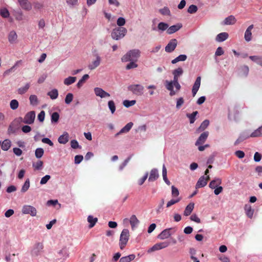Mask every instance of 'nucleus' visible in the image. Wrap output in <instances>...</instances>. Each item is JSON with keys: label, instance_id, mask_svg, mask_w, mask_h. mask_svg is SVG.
<instances>
[{"label": "nucleus", "instance_id": "1", "mask_svg": "<svg viewBox=\"0 0 262 262\" xmlns=\"http://www.w3.org/2000/svg\"><path fill=\"white\" fill-rule=\"evenodd\" d=\"M141 52L139 49H133L128 51L121 58V61L123 62L130 60L137 61L140 56Z\"/></svg>", "mask_w": 262, "mask_h": 262}, {"label": "nucleus", "instance_id": "2", "mask_svg": "<svg viewBox=\"0 0 262 262\" xmlns=\"http://www.w3.org/2000/svg\"><path fill=\"white\" fill-rule=\"evenodd\" d=\"M127 30L124 27H118L114 29L111 33V37L115 40L122 38L126 34Z\"/></svg>", "mask_w": 262, "mask_h": 262}, {"label": "nucleus", "instance_id": "3", "mask_svg": "<svg viewBox=\"0 0 262 262\" xmlns=\"http://www.w3.org/2000/svg\"><path fill=\"white\" fill-rule=\"evenodd\" d=\"M129 239V230L124 229L122 231L119 239V246L121 250H123L126 245Z\"/></svg>", "mask_w": 262, "mask_h": 262}, {"label": "nucleus", "instance_id": "4", "mask_svg": "<svg viewBox=\"0 0 262 262\" xmlns=\"http://www.w3.org/2000/svg\"><path fill=\"white\" fill-rule=\"evenodd\" d=\"M23 118L18 117L14 119L9 125L8 128V134L9 135L13 134L16 133L19 128L18 124L21 122Z\"/></svg>", "mask_w": 262, "mask_h": 262}, {"label": "nucleus", "instance_id": "5", "mask_svg": "<svg viewBox=\"0 0 262 262\" xmlns=\"http://www.w3.org/2000/svg\"><path fill=\"white\" fill-rule=\"evenodd\" d=\"M127 89L128 91L137 96H141L144 93V87L141 84H131L128 86Z\"/></svg>", "mask_w": 262, "mask_h": 262}, {"label": "nucleus", "instance_id": "6", "mask_svg": "<svg viewBox=\"0 0 262 262\" xmlns=\"http://www.w3.org/2000/svg\"><path fill=\"white\" fill-rule=\"evenodd\" d=\"M43 245L42 243H36L34 244L31 250V255L37 256L40 255L43 251Z\"/></svg>", "mask_w": 262, "mask_h": 262}, {"label": "nucleus", "instance_id": "7", "mask_svg": "<svg viewBox=\"0 0 262 262\" xmlns=\"http://www.w3.org/2000/svg\"><path fill=\"white\" fill-rule=\"evenodd\" d=\"M21 212L23 214H30L32 216H35L37 214V210L34 207L27 205L23 207Z\"/></svg>", "mask_w": 262, "mask_h": 262}, {"label": "nucleus", "instance_id": "8", "mask_svg": "<svg viewBox=\"0 0 262 262\" xmlns=\"http://www.w3.org/2000/svg\"><path fill=\"white\" fill-rule=\"evenodd\" d=\"M35 118V113L34 111H30L27 113L21 122L27 124H31L33 123Z\"/></svg>", "mask_w": 262, "mask_h": 262}, {"label": "nucleus", "instance_id": "9", "mask_svg": "<svg viewBox=\"0 0 262 262\" xmlns=\"http://www.w3.org/2000/svg\"><path fill=\"white\" fill-rule=\"evenodd\" d=\"M169 244L168 242H164L156 244L147 250V252L149 253L155 251L165 248L169 245Z\"/></svg>", "mask_w": 262, "mask_h": 262}, {"label": "nucleus", "instance_id": "10", "mask_svg": "<svg viewBox=\"0 0 262 262\" xmlns=\"http://www.w3.org/2000/svg\"><path fill=\"white\" fill-rule=\"evenodd\" d=\"M178 41L176 39L173 38L171 39L165 47V52L167 53H171L175 50Z\"/></svg>", "mask_w": 262, "mask_h": 262}, {"label": "nucleus", "instance_id": "11", "mask_svg": "<svg viewBox=\"0 0 262 262\" xmlns=\"http://www.w3.org/2000/svg\"><path fill=\"white\" fill-rule=\"evenodd\" d=\"M95 56L96 58L95 59L92 61V62L88 65V68L90 70H93L95 69L100 64L101 60L100 56L98 54H96Z\"/></svg>", "mask_w": 262, "mask_h": 262}, {"label": "nucleus", "instance_id": "12", "mask_svg": "<svg viewBox=\"0 0 262 262\" xmlns=\"http://www.w3.org/2000/svg\"><path fill=\"white\" fill-rule=\"evenodd\" d=\"M95 94L101 98H104L110 96V94L105 92L102 89L98 87L95 88L94 89Z\"/></svg>", "mask_w": 262, "mask_h": 262}, {"label": "nucleus", "instance_id": "13", "mask_svg": "<svg viewBox=\"0 0 262 262\" xmlns=\"http://www.w3.org/2000/svg\"><path fill=\"white\" fill-rule=\"evenodd\" d=\"M172 228H167L163 230L157 236L158 238L160 239H165L169 238L172 234L170 230H173Z\"/></svg>", "mask_w": 262, "mask_h": 262}, {"label": "nucleus", "instance_id": "14", "mask_svg": "<svg viewBox=\"0 0 262 262\" xmlns=\"http://www.w3.org/2000/svg\"><path fill=\"white\" fill-rule=\"evenodd\" d=\"M58 254L59 258L62 259V262H64V261L69 256V249L67 247H63L58 252Z\"/></svg>", "mask_w": 262, "mask_h": 262}, {"label": "nucleus", "instance_id": "15", "mask_svg": "<svg viewBox=\"0 0 262 262\" xmlns=\"http://www.w3.org/2000/svg\"><path fill=\"white\" fill-rule=\"evenodd\" d=\"M18 3L21 8L26 11L31 10L32 6V4L29 0H17Z\"/></svg>", "mask_w": 262, "mask_h": 262}, {"label": "nucleus", "instance_id": "16", "mask_svg": "<svg viewBox=\"0 0 262 262\" xmlns=\"http://www.w3.org/2000/svg\"><path fill=\"white\" fill-rule=\"evenodd\" d=\"M209 179V176H207L205 177L204 176H201L199 180L198 181L196 185L195 188H199L201 187H204L207 184V181Z\"/></svg>", "mask_w": 262, "mask_h": 262}, {"label": "nucleus", "instance_id": "17", "mask_svg": "<svg viewBox=\"0 0 262 262\" xmlns=\"http://www.w3.org/2000/svg\"><path fill=\"white\" fill-rule=\"evenodd\" d=\"M209 135V132H204L203 133L201 134V135L198 138V140L195 142V145L196 146H199L200 145H202L205 143L206 140H207Z\"/></svg>", "mask_w": 262, "mask_h": 262}, {"label": "nucleus", "instance_id": "18", "mask_svg": "<svg viewBox=\"0 0 262 262\" xmlns=\"http://www.w3.org/2000/svg\"><path fill=\"white\" fill-rule=\"evenodd\" d=\"M201 77L200 76H198L195 82L194 83L193 85L192 89V95L194 97L196 94L197 93L201 85Z\"/></svg>", "mask_w": 262, "mask_h": 262}, {"label": "nucleus", "instance_id": "19", "mask_svg": "<svg viewBox=\"0 0 262 262\" xmlns=\"http://www.w3.org/2000/svg\"><path fill=\"white\" fill-rule=\"evenodd\" d=\"M182 26V24L181 23H178L176 25H172L168 28L167 33L168 34H172L179 31Z\"/></svg>", "mask_w": 262, "mask_h": 262}, {"label": "nucleus", "instance_id": "20", "mask_svg": "<svg viewBox=\"0 0 262 262\" xmlns=\"http://www.w3.org/2000/svg\"><path fill=\"white\" fill-rule=\"evenodd\" d=\"M159 177L158 170L157 168H153L150 172L149 177L148 178L149 182H154Z\"/></svg>", "mask_w": 262, "mask_h": 262}, {"label": "nucleus", "instance_id": "21", "mask_svg": "<svg viewBox=\"0 0 262 262\" xmlns=\"http://www.w3.org/2000/svg\"><path fill=\"white\" fill-rule=\"evenodd\" d=\"M133 124H134L132 122H130L128 123L127 124H126L125 125V126H124L118 133H117L115 135V137H117L118 136H119L120 134H122L123 133H126L128 132L130 130L132 127H133Z\"/></svg>", "mask_w": 262, "mask_h": 262}, {"label": "nucleus", "instance_id": "22", "mask_svg": "<svg viewBox=\"0 0 262 262\" xmlns=\"http://www.w3.org/2000/svg\"><path fill=\"white\" fill-rule=\"evenodd\" d=\"M253 28V25H251L249 26L246 29L245 32L244 38L246 41L249 42L251 40L252 38V33L251 30Z\"/></svg>", "mask_w": 262, "mask_h": 262}, {"label": "nucleus", "instance_id": "23", "mask_svg": "<svg viewBox=\"0 0 262 262\" xmlns=\"http://www.w3.org/2000/svg\"><path fill=\"white\" fill-rule=\"evenodd\" d=\"M169 26L168 24L164 22H160L158 25L157 28L154 27L152 28V30L154 31H161L162 32L164 31L165 30H167L168 29Z\"/></svg>", "mask_w": 262, "mask_h": 262}, {"label": "nucleus", "instance_id": "24", "mask_svg": "<svg viewBox=\"0 0 262 262\" xmlns=\"http://www.w3.org/2000/svg\"><path fill=\"white\" fill-rule=\"evenodd\" d=\"M229 36L227 32H222L217 34L215 37V40L217 42H223L226 40Z\"/></svg>", "mask_w": 262, "mask_h": 262}, {"label": "nucleus", "instance_id": "25", "mask_svg": "<svg viewBox=\"0 0 262 262\" xmlns=\"http://www.w3.org/2000/svg\"><path fill=\"white\" fill-rule=\"evenodd\" d=\"M69 134L65 132L63 134L60 136L58 139L59 143L60 144H65L69 141Z\"/></svg>", "mask_w": 262, "mask_h": 262}, {"label": "nucleus", "instance_id": "26", "mask_svg": "<svg viewBox=\"0 0 262 262\" xmlns=\"http://www.w3.org/2000/svg\"><path fill=\"white\" fill-rule=\"evenodd\" d=\"M221 183L222 180L221 179L215 178L210 182L209 187L211 189H214L221 184Z\"/></svg>", "mask_w": 262, "mask_h": 262}, {"label": "nucleus", "instance_id": "27", "mask_svg": "<svg viewBox=\"0 0 262 262\" xmlns=\"http://www.w3.org/2000/svg\"><path fill=\"white\" fill-rule=\"evenodd\" d=\"M129 223L130 224L132 228L134 229L139 224V221L135 215H132L130 217Z\"/></svg>", "mask_w": 262, "mask_h": 262}, {"label": "nucleus", "instance_id": "28", "mask_svg": "<svg viewBox=\"0 0 262 262\" xmlns=\"http://www.w3.org/2000/svg\"><path fill=\"white\" fill-rule=\"evenodd\" d=\"M11 146V141L9 139H5L2 142L1 148L4 151H7Z\"/></svg>", "mask_w": 262, "mask_h": 262}, {"label": "nucleus", "instance_id": "29", "mask_svg": "<svg viewBox=\"0 0 262 262\" xmlns=\"http://www.w3.org/2000/svg\"><path fill=\"white\" fill-rule=\"evenodd\" d=\"M194 206V204L193 203H189L185 209L184 211V215L186 216L189 215L193 211Z\"/></svg>", "mask_w": 262, "mask_h": 262}, {"label": "nucleus", "instance_id": "30", "mask_svg": "<svg viewBox=\"0 0 262 262\" xmlns=\"http://www.w3.org/2000/svg\"><path fill=\"white\" fill-rule=\"evenodd\" d=\"M17 38V35L15 31H11L8 35V40L11 43L15 42Z\"/></svg>", "mask_w": 262, "mask_h": 262}, {"label": "nucleus", "instance_id": "31", "mask_svg": "<svg viewBox=\"0 0 262 262\" xmlns=\"http://www.w3.org/2000/svg\"><path fill=\"white\" fill-rule=\"evenodd\" d=\"M30 87V83H27L24 86H21L17 89V93L19 95H23L25 94L29 89Z\"/></svg>", "mask_w": 262, "mask_h": 262}, {"label": "nucleus", "instance_id": "32", "mask_svg": "<svg viewBox=\"0 0 262 262\" xmlns=\"http://www.w3.org/2000/svg\"><path fill=\"white\" fill-rule=\"evenodd\" d=\"M236 21L234 16L230 15L226 17L224 20L223 24L225 25H230L234 24Z\"/></svg>", "mask_w": 262, "mask_h": 262}, {"label": "nucleus", "instance_id": "33", "mask_svg": "<svg viewBox=\"0 0 262 262\" xmlns=\"http://www.w3.org/2000/svg\"><path fill=\"white\" fill-rule=\"evenodd\" d=\"M199 114L198 111H194L191 114H187L186 117L189 119L190 124L193 123L196 120V116Z\"/></svg>", "mask_w": 262, "mask_h": 262}, {"label": "nucleus", "instance_id": "34", "mask_svg": "<svg viewBox=\"0 0 262 262\" xmlns=\"http://www.w3.org/2000/svg\"><path fill=\"white\" fill-rule=\"evenodd\" d=\"M209 121L207 119L203 121L201 124L200 126L197 129L198 132L204 131L209 125Z\"/></svg>", "mask_w": 262, "mask_h": 262}, {"label": "nucleus", "instance_id": "35", "mask_svg": "<svg viewBox=\"0 0 262 262\" xmlns=\"http://www.w3.org/2000/svg\"><path fill=\"white\" fill-rule=\"evenodd\" d=\"M244 208L247 216L249 218L251 219L253 217L254 211L252 209L251 206L250 205L246 204L245 205Z\"/></svg>", "mask_w": 262, "mask_h": 262}, {"label": "nucleus", "instance_id": "36", "mask_svg": "<svg viewBox=\"0 0 262 262\" xmlns=\"http://www.w3.org/2000/svg\"><path fill=\"white\" fill-rule=\"evenodd\" d=\"M97 221L98 219L94 217L92 215H89L88 217V222L90 223L89 226L90 228L93 227Z\"/></svg>", "mask_w": 262, "mask_h": 262}, {"label": "nucleus", "instance_id": "37", "mask_svg": "<svg viewBox=\"0 0 262 262\" xmlns=\"http://www.w3.org/2000/svg\"><path fill=\"white\" fill-rule=\"evenodd\" d=\"M187 58V57L186 55L181 54L175 58L174 59L172 60L171 63L172 64H175L179 61H184L186 60Z\"/></svg>", "mask_w": 262, "mask_h": 262}, {"label": "nucleus", "instance_id": "38", "mask_svg": "<svg viewBox=\"0 0 262 262\" xmlns=\"http://www.w3.org/2000/svg\"><path fill=\"white\" fill-rule=\"evenodd\" d=\"M47 95L50 97L51 99H56L58 96V90L56 89H54L52 90L51 91L48 92Z\"/></svg>", "mask_w": 262, "mask_h": 262}, {"label": "nucleus", "instance_id": "39", "mask_svg": "<svg viewBox=\"0 0 262 262\" xmlns=\"http://www.w3.org/2000/svg\"><path fill=\"white\" fill-rule=\"evenodd\" d=\"M135 257V255L133 254H130L128 256L121 257L119 260V262H130L134 260Z\"/></svg>", "mask_w": 262, "mask_h": 262}, {"label": "nucleus", "instance_id": "40", "mask_svg": "<svg viewBox=\"0 0 262 262\" xmlns=\"http://www.w3.org/2000/svg\"><path fill=\"white\" fill-rule=\"evenodd\" d=\"M262 136V125L250 134L251 137H257Z\"/></svg>", "mask_w": 262, "mask_h": 262}, {"label": "nucleus", "instance_id": "41", "mask_svg": "<svg viewBox=\"0 0 262 262\" xmlns=\"http://www.w3.org/2000/svg\"><path fill=\"white\" fill-rule=\"evenodd\" d=\"M29 100L31 105L36 106L38 103L37 97L35 95H31L29 97Z\"/></svg>", "mask_w": 262, "mask_h": 262}, {"label": "nucleus", "instance_id": "42", "mask_svg": "<svg viewBox=\"0 0 262 262\" xmlns=\"http://www.w3.org/2000/svg\"><path fill=\"white\" fill-rule=\"evenodd\" d=\"M76 80V77L69 76L64 79L63 83L66 85H69L74 83Z\"/></svg>", "mask_w": 262, "mask_h": 262}, {"label": "nucleus", "instance_id": "43", "mask_svg": "<svg viewBox=\"0 0 262 262\" xmlns=\"http://www.w3.org/2000/svg\"><path fill=\"white\" fill-rule=\"evenodd\" d=\"M43 153V149L42 148L39 147L36 149L35 151V156L36 158L40 159L42 157Z\"/></svg>", "mask_w": 262, "mask_h": 262}, {"label": "nucleus", "instance_id": "44", "mask_svg": "<svg viewBox=\"0 0 262 262\" xmlns=\"http://www.w3.org/2000/svg\"><path fill=\"white\" fill-rule=\"evenodd\" d=\"M89 78V75L88 74L84 75L82 78L78 81L77 83V86L78 88H80L82 86L84 82L86 80H87Z\"/></svg>", "mask_w": 262, "mask_h": 262}, {"label": "nucleus", "instance_id": "45", "mask_svg": "<svg viewBox=\"0 0 262 262\" xmlns=\"http://www.w3.org/2000/svg\"><path fill=\"white\" fill-rule=\"evenodd\" d=\"M0 15L2 17L7 18L9 17L10 13L7 8H3L0 10Z\"/></svg>", "mask_w": 262, "mask_h": 262}, {"label": "nucleus", "instance_id": "46", "mask_svg": "<svg viewBox=\"0 0 262 262\" xmlns=\"http://www.w3.org/2000/svg\"><path fill=\"white\" fill-rule=\"evenodd\" d=\"M159 12L163 15L170 16L171 13L169 9L167 7H164L159 10Z\"/></svg>", "mask_w": 262, "mask_h": 262}, {"label": "nucleus", "instance_id": "47", "mask_svg": "<svg viewBox=\"0 0 262 262\" xmlns=\"http://www.w3.org/2000/svg\"><path fill=\"white\" fill-rule=\"evenodd\" d=\"M136 103V101L135 100H125L123 101V104L125 107H129L134 104H135Z\"/></svg>", "mask_w": 262, "mask_h": 262}, {"label": "nucleus", "instance_id": "48", "mask_svg": "<svg viewBox=\"0 0 262 262\" xmlns=\"http://www.w3.org/2000/svg\"><path fill=\"white\" fill-rule=\"evenodd\" d=\"M29 187H30V181H29V179H27L25 181L24 185H23V186L21 187V191L22 192H25L29 189Z\"/></svg>", "mask_w": 262, "mask_h": 262}, {"label": "nucleus", "instance_id": "49", "mask_svg": "<svg viewBox=\"0 0 262 262\" xmlns=\"http://www.w3.org/2000/svg\"><path fill=\"white\" fill-rule=\"evenodd\" d=\"M19 106V103L16 99H13L10 101V108L13 110H16Z\"/></svg>", "mask_w": 262, "mask_h": 262}, {"label": "nucleus", "instance_id": "50", "mask_svg": "<svg viewBox=\"0 0 262 262\" xmlns=\"http://www.w3.org/2000/svg\"><path fill=\"white\" fill-rule=\"evenodd\" d=\"M108 107L111 113L113 114L116 111V106L114 101L110 100L108 102Z\"/></svg>", "mask_w": 262, "mask_h": 262}, {"label": "nucleus", "instance_id": "51", "mask_svg": "<svg viewBox=\"0 0 262 262\" xmlns=\"http://www.w3.org/2000/svg\"><path fill=\"white\" fill-rule=\"evenodd\" d=\"M130 62L126 66V70H130L136 68L138 67V64L136 63L137 61L130 60Z\"/></svg>", "mask_w": 262, "mask_h": 262}, {"label": "nucleus", "instance_id": "52", "mask_svg": "<svg viewBox=\"0 0 262 262\" xmlns=\"http://www.w3.org/2000/svg\"><path fill=\"white\" fill-rule=\"evenodd\" d=\"M33 167L38 170L42 169L43 166V162L41 161H38L35 163H33Z\"/></svg>", "mask_w": 262, "mask_h": 262}, {"label": "nucleus", "instance_id": "53", "mask_svg": "<svg viewBox=\"0 0 262 262\" xmlns=\"http://www.w3.org/2000/svg\"><path fill=\"white\" fill-rule=\"evenodd\" d=\"M183 73V70L182 68H178L172 71V74L174 76L179 77Z\"/></svg>", "mask_w": 262, "mask_h": 262}, {"label": "nucleus", "instance_id": "54", "mask_svg": "<svg viewBox=\"0 0 262 262\" xmlns=\"http://www.w3.org/2000/svg\"><path fill=\"white\" fill-rule=\"evenodd\" d=\"M73 95L72 93H69L66 96L64 101L67 104H69L73 101Z\"/></svg>", "mask_w": 262, "mask_h": 262}, {"label": "nucleus", "instance_id": "55", "mask_svg": "<svg viewBox=\"0 0 262 262\" xmlns=\"http://www.w3.org/2000/svg\"><path fill=\"white\" fill-rule=\"evenodd\" d=\"M59 118V115L57 112H54L51 115V122L57 123Z\"/></svg>", "mask_w": 262, "mask_h": 262}, {"label": "nucleus", "instance_id": "56", "mask_svg": "<svg viewBox=\"0 0 262 262\" xmlns=\"http://www.w3.org/2000/svg\"><path fill=\"white\" fill-rule=\"evenodd\" d=\"M198 7L196 5H191L188 7L187 9V12L189 13L193 14L195 13L198 11Z\"/></svg>", "mask_w": 262, "mask_h": 262}, {"label": "nucleus", "instance_id": "57", "mask_svg": "<svg viewBox=\"0 0 262 262\" xmlns=\"http://www.w3.org/2000/svg\"><path fill=\"white\" fill-rule=\"evenodd\" d=\"M249 137H251L250 135H249L248 132L247 131L242 133L239 136V138L241 139V141H242V142Z\"/></svg>", "mask_w": 262, "mask_h": 262}, {"label": "nucleus", "instance_id": "58", "mask_svg": "<svg viewBox=\"0 0 262 262\" xmlns=\"http://www.w3.org/2000/svg\"><path fill=\"white\" fill-rule=\"evenodd\" d=\"M165 87L168 91H170L169 95L171 96H174L176 94V91L173 90V86L171 84H165Z\"/></svg>", "mask_w": 262, "mask_h": 262}, {"label": "nucleus", "instance_id": "59", "mask_svg": "<svg viewBox=\"0 0 262 262\" xmlns=\"http://www.w3.org/2000/svg\"><path fill=\"white\" fill-rule=\"evenodd\" d=\"M179 83V77H176V76H173V79L171 81H168L166 80L165 81V84H171L172 86H173V84L176 83Z\"/></svg>", "mask_w": 262, "mask_h": 262}, {"label": "nucleus", "instance_id": "60", "mask_svg": "<svg viewBox=\"0 0 262 262\" xmlns=\"http://www.w3.org/2000/svg\"><path fill=\"white\" fill-rule=\"evenodd\" d=\"M181 200L180 198H178L176 199H171L170 201H168L166 204V207L168 208L172 206V205L179 202Z\"/></svg>", "mask_w": 262, "mask_h": 262}, {"label": "nucleus", "instance_id": "61", "mask_svg": "<svg viewBox=\"0 0 262 262\" xmlns=\"http://www.w3.org/2000/svg\"><path fill=\"white\" fill-rule=\"evenodd\" d=\"M51 176L50 175L47 174L45 176L43 177L40 182V184L41 185H44L47 183V182L50 179Z\"/></svg>", "mask_w": 262, "mask_h": 262}, {"label": "nucleus", "instance_id": "62", "mask_svg": "<svg viewBox=\"0 0 262 262\" xmlns=\"http://www.w3.org/2000/svg\"><path fill=\"white\" fill-rule=\"evenodd\" d=\"M130 158L131 157L130 156L124 161V162L120 165L119 167V170L121 171L123 170V169L126 166V165L130 160Z\"/></svg>", "mask_w": 262, "mask_h": 262}, {"label": "nucleus", "instance_id": "63", "mask_svg": "<svg viewBox=\"0 0 262 262\" xmlns=\"http://www.w3.org/2000/svg\"><path fill=\"white\" fill-rule=\"evenodd\" d=\"M125 24V19L124 17H120L117 20V24L119 27L124 26Z\"/></svg>", "mask_w": 262, "mask_h": 262}, {"label": "nucleus", "instance_id": "64", "mask_svg": "<svg viewBox=\"0 0 262 262\" xmlns=\"http://www.w3.org/2000/svg\"><path fill=\"white\" fill-rule=\"evenodd\" d=\"M184 102V99L182 97H180L177 100L176 107L177 109L180 108L181 106Z\"/></svg>", "mask_w": 262, "mask_h": 262}]
</instances>
